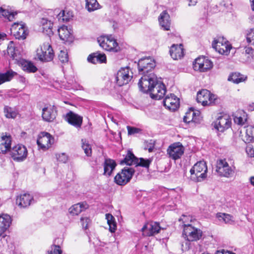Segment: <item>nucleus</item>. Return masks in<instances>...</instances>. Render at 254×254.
<instances>
[{"mask_svg":"<svg viewBox=\"0 0 254 254\" xmlns=\"http://www.w3.org/2000/svg\"><path fill=\"white\" fill-rule=\"evenodd\" d=\"M169 19L170 16L166 10L163 11L159 16L158 20L160 25L164 30H170L171 22Z\"/></svg>","mask_w":254,"mask_h":254,"instance_id":"nucleus-25","label":"nucleus"},{"mask_svg":"<svg viewBox=\"0 0 254 254\" xmlns=\"http://www.w3.org/2000/svg\"><path fill=\"white\" fill-rule=\"evenodd\" d=\"M189 1L188 5L189 6H194L197 3V0H188Z\"/></svg>","mask_w":254,"mask_h":254,"instance_id":"nucleus-62","label":"nucleus"},{"mask_svg":"<svg viewBox=\"0 0 254 254\" xmlns=\"http://www.w3.org/2000/svg\"><path fill=\"white\" fill-rule=\"evenodd\" d=\"M253 51H254V50L252 47H248V48H246L245 49V52L247 54H252Z\"/></svg>","mask_w":254,"mask_h":254,"instance_id":"nucleus-61","label":"nucleus"},{"mask_svg":"<svg viewBox=\"0 0 254 254\" xmlns=\"http://www.w3.org/2000/svg\"><path fill=\"white\" fill-rule=\"evenodd\" d=\"M248 110L251 111H254V103L250 104V105L249 106Z\"/></svg>","mask_w":254,"mask_h":254,"instance_id":"nucleus-64","label":"nucleus"},{"mask_svg":"<svg viewBox=\"0 0 254 254\" xmlns=\"http://www.w3.org/2000/svg\"><path fill=\"white\" fill-rule=\"evenodd\" d=\"M163 104L166 108L174 112L180 107V99L174 94L170 93L165 96Z\"/></svg>","mask_w":254,"mask_h":254,"instance_id":"nucleus-11","label":"nucleus"},{"mask_svg":"<svg viewBox=\"0 0 254 254\" xmlns=\"http://www.w3.org/2000/svg\"><path fill=\"white\" fill-rule=\"evenodd\" d=\"M247 41L249 43L252 42V44L254 45V29H251L247 34Z\"/></svg>","mask_w":254,"mask_h":254,"instance_id":"nucleus-45","label":"nucleus"},{"mask_svg":"<svg viewBox=\"0 0 254 254\" xmlns=\"http://www.w3.org/2000/svg\"><path fill=\"white\" fill-rule=\"evenodd\" d=\"M87 61L93 64H106L107 58L104 53H101L98 51L90 54L87 58Z\"/></svg>","mask_w":254,"mask_h":254,"instance_id":"nucleus-19","label":"nucleus"},{"mask_svg":"<svg viewBox=\"0 0 254 254\" xmlns=\"http://www.w3.org/2000/svg\"><path fill=\"white\" fill-rule=\"evenodd\" d=\"M116 166L117 164L114 160L106 159L104 165V173L103 175H111Z\"/></svg>","mask_w":254,"mask_h":254,"instance_id":"nucleus-31","label":"nucleus"},{"mask_svg":"<svg viewBox=\"0 0 254 254\" xmlns=\"http://www.w3.org/2000/svg\"><path fill=\"white\" fill-rule=\"evenodd\" d=\"M218 100L215 95L206 89H201L197 93L196 101L203 106L216 104Z\"/></svg>","mask_w":254,"mask_h":254,"instance_id":"nucleus-3","label":"nucleus"},{"mask_svg":"<svg viewBox=\"0 0 254 254\" xmlns=\"http://www.w3.org/2000/svg\"><path fill=\"white\" fill-rule=\"evenodd\" d=\"M247 76H244L238 72L231 73L228 77V80L235 83H239L246 80Z\"/></svg>","mask_w":254,"mask_h":254,"instance_id":"nucleus-33","label":"nucleus"},{"mask_svg":"<svg viewBox=\"0 0 254 254\" xmlns=\"http://www.w3.org/2000/svg\"><path fill=\"white\" fill-rule=\"evenodd\" d=\"M34 203L33 197L29 193L20 194L16 198V203L22 208H26Z\"/></svg>","mask_w":254,"mask_h":254,"instance_id":"nucleus-17","label":"nucleus"},{"mask_svg":"<svg viewBox=\"0 0 254 254\" xmlns=\"http://www.w3.org/2000/svg\"><path fill=\"white\" fill-rule=\"evenodd\" d=\"M47 27L45 26L43 27V31L45 32V31H46L47 34L49 35V36L51 35H53V32L52 31V28L51 25H50L48 27V30H46Z\"/></svg>","mask_w":254,"mask_h":254,"instance_id":"nucleus-59","label":"nucleus"},{"mask_svg":"<svg viewBox=\"0 0 254 254\" xmlns=\"http://www.w3.org/2000/svg\"><path fill=\"white\" fill-rule=\"evenodd\" d=\"M246 151L247 154L251 157H254V149L252 145L248 144L246 147Z\"/></svg>","mask_w":254,"mask_h":254,"instance_id":"nucleus-51","label":"nucleus"},{"mask_svg":"<svg viewBox=\"0 0 254 254\" xmlns=\"http://www.w3.org/2000/svg\"><path fill=\"white\" fill-rule=\"evenodd\" d=\"M234 122L239 125H244L247 121V118H243L241 116H235L234 118Z\"/></svg>","mask_w":254,"mask_h":254,"instance_id":"nucleus-52","label":"nucleus"},{"mask_svg":"<svg viewBox=\"0 0 254 254\" xmlns=\"http://www.w3.org/2000/svg\"><path fill=\"white\" fill-rule=\"evenodd\" d=\"M9 154L13 160L21 162L24 161L27 158L28 151L24 145L18 144L12 147Z\"/></svg>","mask_w":254,"mask_h":254,"instance_id":"nucleus-4","label":"nucleus"},{"mask_svg":"<svg viewBox=\"0 0 254 254\" xmlns=\"http://www.w3.org/2000/svg\"><path fill=\"white\" fill-rule=\"evenodd\" d=\"M57 159L59 162L65 163L68 160V156L65 153H61L57 157Z\"/></svg>","mask_w":254,"mask_h":254,"instance_id":"nucleus-54","label":"nucleus"},{"mask_svg":"<svg viewBox=\"0 0 254 254\" xmlns=\"http://www.w3.org/2000/svg\"><path fill=\"white\" fill-rule=\"evenodd\" d=\"M207 59H206L205 57H199L196 58L193 63V68L195 70V65L198 66L206 61Z\"/></svg>","mask_w":254,"mask_h":254,"instance_id":"nucleus-48","label":"nucleus"},{"mask_svg":"<svg viewBox=\"0 0 254 254\" xmlns=\"http://www.w3.org/2000/svg\"><path fill=\"white\" fill-rule=\"evenodd\" d=\"M212 46L221 54L227 55L232 48L231 45L223 37H219L217 39H214Z\"/></svg>","mask_w":254,"mask_h":254,"instance_id":"nucleus-6","label":"nucleus"},{"mask_svg":"<svg viewBox=\"0 0 254 254\" xmlns=\"http://www.w3.org/2000/svg\"><path fill=\"white\" fill-rule=\"evenodd\" d=\"M37 55L39 60L44 62L52 61L55 56L52 47L49 43L43 44L40 52H38Z\"/></svg>","mask_w":254,"mask_h":254,"instance_id":"nucleus-8","label":"nucleus"},{"mask_svg":"<svg viewBox=\"0 0 254 254\" xmlns=\"http://www.w3.org/2000/svg\"><path fill=\"white\" fill-rule=\"evenodd\" d=\"M212 124L216 129L223 132L231 127V121L226 117L220 116Z\"/></svg>","mask_w":254,"mask_h":254,"instance_id":"nucleus-15","label":"nucleus"},{"mask_svg":"<svg viewBox=\"0 0 254 254\" xmlns=\"http://www.w3.org/2000/svg\"><path fill=\"white\" fill-rule=\"evenodd\" d=\"M59 59L62 63H67L68 61V56L67 53L61 51L59 55Z\"/></svg>","mask_w":254,"mask_h":254,"instance_id":"nucleus-46","label":"nucleus"},{"mask_svg":"<svg viewBox=\"0 0 254 254\" xmlns=\"http://www.w3.org/2000/svg\"><path fill=\"white\" fill-rule=\"evenodd\" d=\"M59 35L60 39L65 44L70 45L74 41L73 34L67 29V26H63L59 29Z\"/></svg>","mask_w":254,"mask_h":254,"instance_id":"nucleus-18","label":"nucleus"},{"mask_svg":"<svg viewBox=\"0 0 254 254\" xmlns=\"http://www.w3.org/2000/svg\"><path fill=\"white\" fill-rule=\"evenodd\" d=\"M7 52L8 55L12 59H14L16 57V54L15 52V48L14 46V42L12 41L9 42L7 47Z\"/></svg>","mask_w":254,"mask_h":254,"instance_id":"nucleus-42","label":"nucleus"},{"mask_svg":"<svg viewBox=\"0 0 254 254\" xmlns=\"http://www.w3.org/2000/svg\"><path fill=\"white\" fill-rule=\"evenodd\" d=\"M244 141L246 143L254 142V126H248L246 129V136Z\"/></svg>","mask_w":254,"mask_h":254,"instance_id":"nucleus-32","label":"nucleus"},{"mask_svg":"<svg viewBox=\"0 0 254 254\" xmlns=\"http://www.w3.org/2000/svg\"><path fill=\"white\" fill-rule=\"evenodd\" d=\"M1 143L0 144V153L2 154H5L6 153H9L10 150L12 149L11 147L12 142V137L10 135H7L6 133L4 135L2 133V135L1 137Z\"/></svg>","mask_w":254,"mask_h":254,"instance_id":"nucleus-16","label":"nucleus"},{"mask_svg":"<svg viewBox=\"0 0 254 254\" xmlns=\"http://www.w3.org/2000/svg\"><path fill=\"white\" fill-rule=\"evenodd\" d=\"M65 120L77 129L81 128L83 122V117L70 111L66 114Z\"/></svg>","mask_w":254,"mask_h":254,"instance_id":"nucleus-12","label":"nucleus"},{"mask_svg":"<svg viewBox=\"0 0 254 254\" xmlns=\"http://www.w3.org/2000/svg\"><path fill=\"white\" fill-rule=\"evenodd\" d=\"M207 176H190L188 180L190 182L198 183L205 181L207 180Z\"/></svg>","mask_w":254,"mask_h":254,"instance_id":"nucleus-41","label":"nucleus"},{"mask_svg":"<svg viewBox=\"0 0 254 254\" xmlns=\"http://www.w3.org/2000/svg\"><path fill=\"white\" fill-rule=\"evenodd\" d=\"M207 172V165L204 161L197 162L190 170V175L200 173V175H206Z\"/></svg>","mask_w":254,"mask_h":254,"instance_id":"nucleus-23","label":"nucleus"},{"mask_svg":"<svg viewBox=\"0 0 254 254\" xmlns=\"http://www.w3.org/2000/svg\"><path fill=\"white\" fill-rule=\"evenodd\" d=\"M17 75H18L17 79L19 82L22 83H25L26 79L24 76H23L22 75H18V74Z\"/></svg>","mask_w":254,"mask_h":254,"instance_id":"nucleus-60","label":"nucleus"},{"mask_svg":"<svg viewBox=\"0 0 254 254\" xmlns=\"http://www.w3.org/2000/svg\"><path fill=\"white\" fill-rule=\"evenodd\" d=\"M82 142V148L84 150L85 153L87 156H90L92 154V149L90 145L86 142V140L84 141L82 139L81 140Z\"/></svg>","mask_w":254,"mask_h":254,"instance_id":"nucleus-43","label":"nucleus"},{"mask_svg":"<svg viewBox=\"0 0 254 254\" xmlns=\"http://www.w3.org/2000/svg\"><path fill=\"white\" fill-rule=\"evenodd\" d=\"M3 113L7 119H15L19 114L18 110L15 108H12L8 106H4Z\"/></svg>","mask_w":254,"mask_h":254,"instance_id":"nucleus-30","label":"nucleus"},{"mask_svg":"<svg viewBox=\"0 0 254 254\" xmlns=\"http://www.w3.org/2000/svg\"><path fill=\"white\" fill-rule=\"evenodd\" d=\"M54 138L49 132L42 131L38 136L37 144L38 147L43 150L48 149L54 143Z\"/></svg>","mask_w":254,"mask_h":254,"instance_id":"nucleus-7","label":"nucleus"},{"mask_svg":"<svg viewBox=\"0 0 254 254\" xmlns=\"http://www.w3.org/2000/svg\"><path fill=\"white\" fill-rule=\"evenodd\" d=\"M195 116H193V119L192 121V123L195 124H200L202 121V118L201 117L200 112L198 110H195Z\"/></svg>","mask_w":254,"mask_h":254,"instance_id":"nucleus-47","label":"nucleus"},{"mask_svg":"<svg viewBox=\"0 0 254 254\" xmlns=\"http://www.w3.org/2000/svg\"><path fill=\"white\" fill-rule=\"evenodd\" d=\"M20 24L21 23H14L12 25L10 29L12 33L18 29V28L20 27Z\"/></svg>","mask_w":254,"mask_h":254,"instance_id":"nucleus-57","label":"nucleus"},{"mask_svg":"<svg viewBox=\"0 0 254 254\" xmlns=\"http://www.w3.org/2000/svg\"><path fill=\"white\" fill-rule=\"evenodd\" d=\"M80 221L82 223V227L84 229H87L88 224L90 222V219L87 217H81Z\"/></svg>","mask_w":254,"mask_h":254,"instance_id":"nucleus-53","label":"nucleus"},{"mask_svg":"<svg viewBox=\"0 0 254 254\" xmlns=\"http://www.w3.org/2000/svg\"><path fill=\"white\" fill-rule=\"evenodd\" d=\"M106 219L107 220L108 225L110 226V231L111 232H114L116 229V223L115 221V218L113 215L110 213L106 214Z\"/></svg>","mask_w":254,"mask_h":254,"instance_id":"nucleus-40","label":"nucleus"},{"mask_svg":"<svg viewBox=\"0 0 254 254\" xmlns=\"http://www.w3.org/2000/svg\"><path fill=\"white\" fill-rule=\"evenodd\" d=\"M139 73L142 75L138 83L140 91L149 93L152 99L160 100L164 97L166 92L165 84L158 81L156 75L152 72L156 63L150 57L140 59L137 63Z\"/></svg>","mask_w":254,"mask_h":254,"instance_id":"nucleus-1","label":"nucleus"},{"mask_svg":"<svg viewBox=\"0 0 254 254\" xmlns=\"http://www.w3.org/2000/svg\"><path fill=\"white\" fill-rule=\"evenodd\" d=\"M213 66V63L209 60L207 59L200 65L197 66L195 65V70L200 72H205L212 68Z\"/></svg>","mask_w":254,"mask_h":254,"instance_id":"nucleus-34","label":"nucleus"},{"mask_svg":"<svg viewBox=\"0 0 254 254\" xmlns=\"http://www.w3.org/2000/svg\"><path fill=\"white\" fill-rule=\"evenodd\" d=\"M235 167L230 166L225 160L220 159L217 162L216 171L219 175H232L235 173Z\"/></svg>","mask_w":254,"mask_h":254,"instance_id":"nucleus-14","label":"nucleus"},{"mask_svg":"<svg viewBox=\"0 0 254 254\" xmlns=\"http://www.w3.org/2000/svg\"><path fill=\"white\" fill-rule=\"evenodd\" d=\"M124 156V158L119 161V164L121 165H126L129 166L134 165V167H125L117 175H133L136 171H138L139 167L144 168L148 171L149 166L152 162V159L150 158H137L133 154L131 149H128L127 154Z\"/></svg>","mask_w":254,"mask_h":254,"instance_id":"nucleus-2","label":"nucleus"},{"mask_svg":"<svg viewBox=\"0 0 254 254\" xmlns=\"http://www.w3.org/2000/svg\"><path fill=\"white\" fill-rule=\"evenodd\" d=\"M104 39L105 41H110L113 42V44L117 46V44H118L116 41V40L114 38V37L112 35H106L104 37Z\"/></svg>","mask_w":254,"mask_h":254,"instance_id":"nucleus-56","label":"nucleus"},{"mask_svg":"<svg viewBox=\"0 0 254 254\" xmlns=\"http://www.w3.org/2000/svg\"><path fill=\"white\" fill-rule=\"evenodd\" d=\"M179 221H182L184 226V228L185 227V224H189L188 223L189 221H190V216H187L185 215H182L181 217L179 218Z\"/></svg>","mask_w":254,"mask_h":254,"instance_id":"nucleus-55","label":"nucleus"},{"mask_svg":"<svg viewBox=\"0 0 254 254\" xmlns=\"http://www.w3.org/2000/svg\"><path fill=\"white\" fill-rule=\"evenodd\" d=\"M7 36L6 34L4 32H0V41L3 40Z\"/></svg>","mask_w":254,"mask_h":254,"instance_id":"nucleus-63","label":"nucleus"},{"mask_svg":"<svg viewBox=\"0 0 254 254\" xmlns=\"http://www.w3.org/2000/svg\"><path fill=\"white\" fill-rule=\"evenodd\" d=\"M216 216L219 220L222 219L226 224H231L234 222L233 216L230 214L224 213H218Z\"/></svg>","mask_w":254,"mask_h":254,"instance_id":"nucleus-38","label":"nucleus"},{"mask_svg":"<svg viewBox=\"0 0 254 254\" xmlns=\"http://www.w3.org/2000/svg\"><path fill=\"white\" fill-rule=\"evenodd\" d=\"M195 110H194V108L190 107L186 113V115L183 118V121L187 124L192 123L193 116H195Z\"/></svg>","mask_w":254,"mask_h":254,"instance_id":"nucleus-37","label":"nucleus"},{"mask_svg":"<svg viewBox=\"0 0 254 254\" xmlns=\"http://www.w3.org/2000/svg\"><path fill=\"white\" fill-rule=\"evenodd\" d=\"M99 4L97 0H86V8L89 12H91L98 8Z\"/></svg>","mask_w":254,"mask_h":254,"instance_id":"nucleus-39","label":"nucleus"},{"mask_svg":"<svg viewBox=\"0 0 254 254\" xmlns=\"http://www.w3.org/2000/svg\"><path fill=\"white\" fill-rule=\"evenodd\" d=\"M13 34L16 39H25L28 34V30L25 24L21 22L20 27Z\"/></svg>","mask_w":254,"mask_h":254,"instance_id":"nucleus-27","label":"nucleus"},{"mask_svg":"<svg viewBox=\"0 0 254 254\" xmlns=\"http://www.w3.org/2000/svg\"><path fill=\"white\" fill-rule=\"evenodd\" d=\"M169 53L171 57L174 60L181 59L184 56V50L183 44H173L170 48Z\"/></svg>","mask_w":254,"mask_h":254,"instance_id":"nucleus-21","label":"nucleus"},{"mask_svg":"<svg viewBox=\"0 0 254 254\" xmlns=\"http://www.w3.org/2000/svg\"><path fill=\"white\" fill-rule=\"evenodd\" d=\"M88 208V204L86 202L78 203L73 205L69 208V213L74 216L78 215L82 211Z\"/></svg>","mask_w":254,"mask_h":254,"instance_id":"nucleus-26","label":"nucleus"},{"mask_svg":"<svg viewBox=\"0 0 254 254\" xmlns=\"http://www.w3.org/2000/svg\"><path fill=\"white\" fill-rule=\"evenodd\" d=\"M131 78L132 76L129 75L128 66L122 67L116 75L115 82L118 86L121 87L127 84Z\"/></svg>","mask_w":254,"mask_h":254,"instance_id":"nucleus-10","label":"nucleus"},{"mask_svg":"<svg viewBox=\"0 0 254 254\" xmlns=\"http://www.w3.org/2000/svg\"><path fill=\"white\" fill-rule=\"evenodd\" d=\"M17 75V72L13 71L11 69L7 70L4 73L0 72V85L5 82L10 81Z\"/></svg>","mask_w":254,"mask_h":254,"instance_id":"nucleus-28","label":"nucleus"},{"mask_svg":"<svg viewBox=\"0 0 254 254\" xmlns=\"http://www.w3.org/2000/svg\"><path fill=\"white\" fill-rule=\"evenodd\" d=\"M185 148L180 142L171 144L167 149V153L169 157L174 160L181 158L184 154Z\"/></svg>","mask_w":254,"mask_h":254,"instance_id":"nucleus-9","label":"nucleus"},{"mask_svg":"<svg viewBox=\"0 0 254 254\" xmlns=\"http://www.w3.org/2000/svg\"><path fill=\"white\" fill-rule=\"evenodd\" d=\"M57 116V111L53 106L48 108L45 107L42 110V117L44 121L47 122H52L54 121Z\"/></svg>","mask_w":254,"mask_h":254,"instance_id":"nucleus-20","label":"nucleus"},{"mask_svg":"<svg viewBox=\"0 0 254 254\" xmlns=\"http://www.w3.org/2000/svg\"><path fill=\"white\" fill-rule=\"evenodd\" d=\"M132 176H115V183L120 186H124L130 181Z\"/></svg>","mask_w":254,"mask_h":254,"instance_id":"nucleus-36","label":"nucleus"},{"mask_svg":"<svg viewBox=\"0 0 254 254\" xmlns=\"http://www.w3.org/2000/svg\"><path fill=\"white\" fill-rule=\"evenodd\" d=\"M64 13L65 11L64 10H62L58 14V16L60 19L61 18V17H63L62 19L63 21H67L68 19L65 17Z\"/></svg>","mask_w":254,"mask_h":254,"instance_id":"nucleus-58","label":"nucleus"},{"mask_svg":"<svg viewBox=\"0 0 254 254\" xmlns=\"http://www.w3.org/2000/svg\"><path fill=\"white\" fill-rule=\"evenodd\" d=\"M161 230L159 223L156 222H150L146 223L142 228L141 231L144 236H151L158 234Z\"/></svg>","mask_w":254,"mask_h":254,"instance_id":"nucleus-13","label":"nucleus"},{"mask_svg":"<svg viewBox=\"0 0 254 254\" xmlns=\"http://www.w3.org/2000/svg\"><path fill=\"white\" fill-rule=\"evenodd\" d=\"M98 41L99 43L100 46L105 50L114 53L120 52L121 51V48L119 46V44H117V45L115 46L114 44H113V42L112 41H105V39L102 41L100 39Z\"/></svg>","mask_w":254,"mask_h":254,"instance_id":"nucleus-22","label":"nucleus"},{"mask_svg":"<svg viewBox=\"0 0 254 254\" xmlns=\"http://www.w3.org/2000/svg\"><path fill=\"white\" fill-rule=\"evenodd\" d=\"M22 69L28 73H34L38 70L37 67L31 62L22 59L20 62Z\"/></svg>","mask_w":254,"mask_h":254,"instance_id":"nucleus-29","label":"nucleus"},{"mask_svg":"<svg viewBox=\"0 0 254 254\" xmlns=\"http://www.w3.org/2000/svg\"><path fill=\"white\" fill-rule=\"evenodd\" d=\"M201 230L193 227L191 224H185L183 235L190 241L199 240L202 237Z\"/></svg>","mask_w":254,"mask_h":254,"instance_id":"nucleus-5","label":"nucleus"},{"mask_svg":"<svg viewBox=\"0 0 254 254\" xmlns=\"http://www.w3.org/2000/svg\"><path fill=\"white\" fill-rule=\"evenodd\" d=\"M127 129L128 135H132L135 133H138L141 131V129L139 128L130 127L129 126H127Z\"/></svg>","mask_w":254,"mask_h":254,"instance_id":"nucleus-49","label":"nucleus"},{"mask_svg":"<svg viewBox=\"0 0 254 254\" xmlns=\"http://www.w3.org/2000/svg\"><path fill=\"white\" fill-rule=\"evenodd\" d=\"M17 14V12H9L8 10L0 7V17H3L9 21H12L14 19L15 15Z\"/></svg>","mask_w":254,"mask_h":254,"instance_id":"nucleus-35","label":"nucleus"},{"mask_svg":"<svg viewBox=\"0 0 254 254\" xmlns=\"http://www.w3.org/2000/svg\"><path fill=\"white\" fill-rule=\"evenodd\" d=\"M11 221L10 216L8 214L0 215V236L8 229Z\"/></svg>","mask_w":254,"mask_h":254,"instance_id":"nucleus-24","label":"nucleus"},{"mask_svg":"<svg viewBox=\"0 0 254 254\" xmlns=\"http://www.w3.org/2000/svg\"><path fill=\"white\" fill-rule=\"evenodd\" d=\"M57 240H59V239H57L55 240L54 244L51 246V250L50 251V252H49V253L55 254H62V251L60 249V246L55 244V243H57Z\"/></svg>","mask_w":254,"mask_h":254,"instance_id":"nucleus-44","label":"nucleus"},{"mask_svg":"<svg viewBox=\"0 0 254 254\" xmlns=\"http://www.w3.org/2000/svg\"><path fill=\"white\" fill-rule=\"evenodd\" d=\"M190 241L188 240L187 239L184 241V242L181 243V249L183 252H185L190 249Z\"/></svg>","mask_w":254,"mask_h":254,"instance_id":"nucleus-50","label":"nucleus"}]
</instances>
